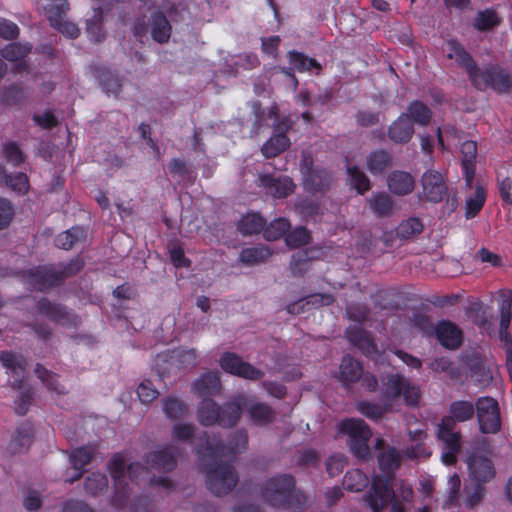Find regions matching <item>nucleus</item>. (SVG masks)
<instances>
[{"instance_id": "1", "label": "nucleus", "mask_w": 512, "mask_h": 512, "mask_svg": "<svg viewBox=\"0 0 512 512\" xmlns=\"http://www.w3.org/2000/svg\"><path fill=\"white\" fill-rule=\"evenodd\" d=\"M179 448L175 445L166 447L143 456L144 464L132 462L126 464V456L122 452L114 453L107 462V470L113 480L114 493L111 504L115 508H122L126 505L131 494L130 484L134 482L137 486L149 483L166 489L173 487L172 480L167 476L151 475V470L158 472H171L177 466Z\"/></svg>"}, {"instance_id": "2", "label": "nucleus", "mask_w": 512, "mask_h": 512, "mask_svg": "<svg viewBox=\"0 0 512 512\" xmlns=\"http://www.w3.org/2000/svg\"><path fill=\"white\" fill-rule=\"evenodd\" d=\"M248 433L244 429L234 431L229 435L227 443L216 437H208L203 446L196 449L202 468L206 474V485L216 496L229 494L239 481L238 473L232 463H223V458L231 462L236 456L246 450Z\"/></svg>"}, {"instance_id": "3", "label": "nucleus", "mask_w": 512, "mask_h": 512, "mask_svg": "<svg viewBox=\"0 0 512 512\" xmlns=\"http://www.w3.org/2000/svg\"><path fill=\"white\" fill-rule=\"evenodd\" d=\"M222 388L220 377L216 371L203 373L191 385V392L202 400L197 406V420L204 427L218 425L222 428H233L241 419L246 397L243 394L233 396L223 404H218L211 397L220 393Z\"/></svg>"}, {"instance_id": "4", "label": "nucleus", "mask_w": 512, "mask_h": 512, "mask_svg": "<svg viewBox=\"0 0 512 512\" xmlns=\"http://www.w3.org/2000/svg\"><path fill=\"white\" fill-rule=\"evenodd\" d=\"M263 499L272 507L301 510L306 504V496L296 489L292 475L283 474L267 480L262 488Z\"/></svg>"}, {"instance_id": "5", "label": "nucleus", "mask_w": 512, "mask_h": 512, "mask_svg": "<svg viewBox=\"0 0 512 512\" xmlns=\"http://www.w3.org/2000/svg\"><path fill=\"white\" fill-rule=\"evenodd\" d=\"M471 84L480 91L491 88L495 92L509 93L512 89V76L498 64L479 68Z\"/></svg>"}, {"instance_id": "6", "label": "nucleus", "mask_w": 512, "mask_h": 512, "mask_svg": "<svg viewBox=\"0 0 512 512\" xmlns=\"http://www.w3.org/2000/svg\"><path fill=\"white\" fill-rule=\"evenodd\" d=\"M366 501L373 512H381L391 502V512H405L404 506L395 498L390 478L374 476Z\"/></svg>"}, {"instance_id": "7", "label": "nucleus", "mask_w": 512, "mask_h": 512, "mask_svg": "<svg viewBox=\"0 0 512 512\" xmlns=\"http://www.w3.org/2000/svg\"><path fill=\"white\" fill-rule=\"evenodd\" d=\"M479 429L483 434H496L501 429L500 407L490 396L479 397L475 403Z\"/></svg>"}, {"instance_id": "8", "label": "nucleus", "mask_w": 512, "mask_h": 512, "mask_svg": "<svg viewBox=\"0 0 512 512\" xmlns=\"http://www.w3.org/2000/svg\"><path fill=\"white\" fill-rule=\"evenodd\" d=\"M22 276L27 285L39 292H47L62 285L58 269L52 264L32 267L23 271Z\"/></svg>"}, {"instance_id": "9", "label": "nucleus", "mask_w": 512, "mask_h": 512, "mask_svg": "<svg viewBox=\"0 0 512 512\" xmlns=\"http://www.w3.org/2000/svg\"><path fill=\"white\" fill-rule=\"evenodd\" d=\"M36 308L39 315L63 327H77L81 323V318L71 309L46 297L38 300Z\"/></svg>"}, {"instance_id": "10", "label": "nucleus", "mask_w": 512, "mask_h": 512, "mask_svg": "<svg viewBox=\"0 0 512 512\" xmlns=\"http://www.w3.org/2000/svg\"><path fill=\"white\" fill-rule=\"evenodd\" d=\"M219 365L224 372L246 380L258 381L265 375L264 371L244 361L234 352H224L220 356Z\"/></svg>"}, {"instance_id": "11", "label": "nucleus", "mask_w": 512, "mask_h": 512, "mask_svg": "<svg viewBox=\"0 0 512 512\" xmlns=\"http://www.w3.org/2000/svg\"><path fill=\"white\" fill-rule=\"evenodd\" d=\"M0 363L11 378L10 385L14 390L23 388L27 361L21 354L4 350L0 352Z\"/></svg>"}, {"instance_id": "12", "label": "nucleus", "mask_w": 512, "mask_h": 512, "mask_svg": "<svg viewBox=\"0 0 512 512\" xmlns=\"http://www.w3.org/2000/svg\"><path fill=\"white\" fill-rule=\"evenodd\" d=\"M468 475L471 482L486 485L496 476V469L493 461L480 453H472L467 458Z\"/></svg>"}, {"instance_id": "13", "label": "nucleus", "mask_w": 512, "mask_h": 512, "mask_svg": "<svg viewBox=\"0 0 512 512\" xmlns=\"http://www.w3.org/2000/svg\"><path fill=\"white\" fill-rule=\"evenodd\" d=\"M421 185L423 194L429 202H441L448 192L443 175L435 170H428L422 175Z\"/></svg>"}, {"instance_id": "14", "label": "nucleus", "mask_w": 512, "mask_h": 512, "mask_svg": "<svg viewBox=\"0 0 512 512\" xmlns=\"http://www.w3.org/2000/svg\"><path fill=\"white\" fill-rule=\"evenodd\" d=\"M34 439V427L30 421L21 422L13 431L6 451L11 455L26 452Z\"/></svg>"}, {"instance_id": "15", "label": "nucleus", "mask_w": 512, "mask_h": 512, "mask_svg": "<svg viewBox=\"0 0 512 512\" xmlns=\"http://www.w3.org/2000/svg\"><path fill=\"white\" fill-rule=\"evenodd\" d=\"M433 334L446 349L456 350L462 345L463 333L461 329L449 320L439 321Z\"/></svg>"}, {"instance_id": "16", "label": "nucleus", "mask_w": 512, "mask_h": 512, "mask_svg": "<svg viewBox=\"0 0 512 512\" xmlns=\"http://www.w3.org/2000/svg\"><path fill=\"white\" fill-rule=\"evenodd\" d=\"M260 186L263 187L266 194L274 198L282 199L288 197L294 192L295 185L290 177H275L270 174L259 177Z\"/></svg>"}, {"instance_id": "17", "label": "nucleus", "mask_w": 512, "mask_h": 512, "mask_svg": "<svg viewBox=\"0 0 512 512\" xmlns=\"http://www.w3.org/2000/svg\"><path fill=\"white\" fill-rule=\"evenodd\" d=\"M96 454V448L91 445H84L71 451L69 459L74 469V474L66 479L69 483L79 480L85 467L92 461Z\"/></svg>"}, {"instance_id": "18", "label": "nucleus", "mask_w": 512, "mask_h": 512, "mask_svg": "<svg viewBox=\"0 0 512 512\" xmlns=\"http://www.w3.org/2000/svg\"><path fill=\"white\" fill-rule=\"evenodd\" d=\"M448 46H449L448 58L455 59L456 63L460 67L465 69V71L468 75V78L471 82L480 67L474 61L471 54L458 41L451 40L448 42Z\"/></svg>"}, {"instance_id": "19", "label": "nucleus", "mask_w": 512, "mask_h": 512, "mask_svg": "<svg viewBox=\"0 0 512 512\" xmlns=\"http://www.w3.org/2000/svg\"><path fill=\"white\" fill-rule=\"evenodd\" d=\"M414 134V125L408 114H400L388 128L389 139L396 144L408 143Z\"/></svg>"}, {"instance_id": "20", "label": "nucleus", "mask_w": 512, "mask_h": 512, "mask_svg": "<svg viewBox=\"0 0 512 512\" xmlns=\"http://www.w3.org/2000/svg\"><path fill=\"white\" fill-rule=\"evenodd\" d=\"M363 372L362 364L350 355L342 358L339 366L338 380L342 386L349 387L351 384L360 380Z\"/></svg>"}, {"instance_id": "21", "label": "nucleus", "mask_w": 512, "mask_h": 512, "mask_svg": "<svg viewBox=\"0 0 512 512\" xmlns=\"http://www.w3.org/2000/svg\"><path fill=\"white\" fill-rule=\"evenodd\" d=\"M387 185L391 193L405 196L414 190L415 180L410 173L396 170L389 174Z\"/></svg>"}, {"instance_id": "22", "label": "nucleus", "mask_w": 512, "mask_h": 512, "mask_svg": "<svg viewBox=\"0 0 512 512\" xmlns=\"http://www.w3.org/2000/svg\"><path fill=\"white\" fill-rule=\"evenodd\" d=\"M150 34L154 41L164 44L170 39L172 26L162 11H156L151 14Z\"/></svg>"}, {"instance_id": "23", "label": "nucleus", "mask_w": 512, "mask_h": 512, "mask_svg": "<svg viewBox=\"0 0 512 512\" xmlns=\"http://www.w3.org/2000/svg\"><path fill=\"white\" fill-rule=\"evenodd\" d=\"M392 163V154L384 149L374 150L366 157L367 170L374 176L383 174Z\"/></svg>"}, {"instance_id": "24", "label": "nucleus", "mask_w": 512, "mask_h": 512, "mask_svg": "<svg viewBox=\"0 0 512 512\" xmlns=\"http://www.w3.org/2000/svg\"><path fill=\"white\" fill-rule=\"evenodd\" d=\"M287 60L294 68V71L305 73L310 72L311 70H316V75L321 74L322 65L315 58L308 57L302 52L297 50L288 51Z\"/></svg>"}, {"instance_id": "25", "label": "nucleus", "mask_w": 512, "mask_h": 512, "mask_svg": "<svg viewBox=\"0 0 512 512\" xmlns=\"http://www.w3.org/2000/svg\"><path fill=\"white\" fill-rule=\"evenodd\" d=\"M331 181L332 177L330 172L319 167L303 178V185L308 192H325L329 189Z\"/></svg>"}, {"instance_id": "26", "label": "nucleus", "mask_w": 512, "mask_h": 512, "mask_svg": "<svg viewBox=\"0 0 512 512\" xmlns=\"http://www.w3.org/2000/svg\"><path fill=\"white\" fill-rule=\"evenodd\" d=\"M248 415L256 426H266L274 422L277 413L269 404L265 402H255L248 407Z\"/></svg>"}, {"instance_id": "27", "label": "nucleus", "mask_w": 512, "mask_h": 512, "mask_svg": "<svg viewBox=\"0 0 512 512\" xmlns=\"http://www.w3.org/2000/svg\"><path fill=\"white\" fill-rule=\"evenodd\" d=\"M94 74L99 79L102 90L107 95L117 97L121 92L122 79L109 69L96 68Z\"/></svg>"}, {"instance_id": "28", "label": "nucleus", "mask_w": 512, "mask_h": 512, "mask_svg": "<svg viewBox=\"0 0 512 512\" xmlns=\"http://www.w3.org/2000/svg\"><path fill=\"white\" fill-rule=\"evenodd\" d=\"M346 337L349 342L357 346L364 354H371L376 351V345L370 334L361 327H350L346 330Z\"/></svg>"}, {"instance_id": "29", "label": "nucleus", "mask_w": 512, "mask_h": 512, "mask_svg": "<svg viewBox=\"0 0 512 512\" xmlns=\"http://www.w3.org/2000/svg\"><path fill=\"white\" fill-rule=\"evenodd\" d=\"M266 220L256 212L242 216L237 224V230L244 236H250L263 232Z\"/></svg>"}, {"instance_id": "30", "label": "nucleus", "mask_w": 512, "mask_h": 512, "mask_svg": "<svg viewBox=\"0 0 512 512\" xmlns=\"http://www.w3.org/2000/svg\"><path fill=\"white\" fill-rule=\"evenodd\" d=\"M369 208L378 218L389 217L392 214L394 203L385 192L373 193L368 200Z\"/></svg>"}, {"instance_id": "31", "label": "nucleus", "mask_w": 512, "mask_h": 512, "mask_svg": "<svg viewBox=\"0 0 512 512\" xmlns=\"http://www.w3.org/2000/svg\"><path fill=\"white\" fill-rule=\"evenodd\" d=\"M85 237V230L80 226H74L56 236L55 246L63 250H70L76 244L84 241Z\"/></svg>"}, {"instance_id": "32", "label": "nucleus", "mask_w": 512, "mask_h": 512, "mask_svg": "<svg viewBox=\"0 0 512 512\" xmlns=\"http://www.w3.org/2000/svg\"><path fill=\"white\" fill-rule=\"evenodd\" d=\"M290 139L282 133H275L262 146L261 152L265 158H274L290 147Z\"/></svg>"}, {"instance_id": "33", "label": "nucleus", "mask_w": 512, "mask_h": 512, "mask_svg": "<svg viewBox=\"0 0 512 512\" xmlns=\"http://www.w3.org/2000/svg\"><path fill=\"white\" fill-rule=\"evenodd\" d=\"M162 408L165 416L170 420H180L188 414V405L180 398L168 395L162 400Z\"/></svg>"}, {"instance_id": "34", "label": "nucleus", "mask_w": 512, "mask_h": 512, "mask_svg": "<svg viewBox=\"0 0 512 512\" xmlns=\"http://www.w3.org/2000/svg\"><path fill=\"white\" fill-rule=\"evenodd\" d=\"M407 379L401 374H389L383 378L382 396L385 400L393 401L402 395V390Z\"/></svg>"}, {"instance_id": "35", "label": "nucleus", "mask_w": 512, "mask_h": 512, "mask_svg": "<svg viewBox=\"0 0 512 512\" xmlns=\"http://www.w3.org/2000/svg\"><path fill=\"white\" fill-rule=\"evenodd\" d=\"M103 15L104 9L102 7L95 8L92 18L86 21L87 36L95 43L102 42L106 36L103 28Z\"/></svg>"}, {"instance_id": "36", "label": "nucleus", "mask_w": 512, "mask_h": 512, "mask_svg": "<svg viewBox=\"0 0 512 512\" xmlns=\"http://www.w3.org/2000/svg\"><path fill=\"white\" fill-rule=\"evenodd\" d=\"M34 373L49 391H53L59 395L66 393L65 387L59 382L58 374L48 370L40 363L36 364Z\"/></svg>"}, {"instance_id": "37", "label": "nucleus", "mask_w": 512, "mask_h": 512, "mask_svg": "<svg viewBox=\"0 0 512 512\" xmlns=\"http://www.w3.org/2000/svg\"><path fill=\"white\" fill-rule=\"evenodd\" d=\"M272 252L264 245L243 248L239 254V260L247 266H254L264 262Z\"/></svg>"}, {"instance_id": "38", "label": "nucleus", "mask_w": 512, "mask_h": 512, "mask_svg": "<svg viewBox=\"0 0 512 512\" xmlns=\"http://www.w3.org/2000/svg\"><path fill=\"white\" fill-rule=\"evenodd\" d=\"M340 431L348 435V439L360 437L370 438L372 432L367 423L362 419H346L340 423Z\"/></svg>"}, {"instance_id": "39", "label": "nucleus", "mask_w": 512, "mask_h": 512, "mask_svg": "<svg viewBox=\"0 0 512 512\" xmlns=\"http://www.w3.org/2000/svg\"><path fill=\"white\" fill-rule=\"evenodd\" d=\"M410 121L421 126H427L432 119L431 109L422 101L413 100L407 107V112Z\"/></svg>"}, {"instance_id": "40", "label": "nucleus", "mask_w": 512, "mask_h": 512, "mask_svg": "<svg viewBox=\"0 0 512 512\" xmlns=\"http://www.w3.org/2000/svg\"><path fill=\"white\" fill-rule=\"evenodd\" d=\"M487 194L484 187L476 186L473 194L469 195L465 203V217L472 219L476 217L482 210L486 202Z\"/></svg>"}, {"instance_id": "41", "label": "nucleus", "mask_w": 512, "mask_h": 512, "mask_svg": "<svg viewBox=\"0 0 512 512\" xmlns=\"http://www.w3.org/2000/svg\"><path fill=\"white\" fill-rule=\"evenodd\" d=\"M501 23V17L493 9H485L479 11L474 20L473 27L480 31L486 32L491 31Z\"/></svg>"}, {"instance_id": "42", "label": "nucleus", "mask_w": 512, "mask_h": 512, "mask_svg": "<svg viewBox=\"0 0 512 512\" xmlns=\"http://www.w3.org/2000/svg\"><path fill=\"white\" fill-rule=\"evenodd\" d=\"M28 98L26 89L19 84L5 87L1 93V103L6 106L24 105Z\"/></svg>"}, {"instance_id": "43", "label": "nucleus", "mask_w": 512, "mask_h": 512, "mask_svg": "<svg viewBox=\"0 0 512 512\" xmlns=\"http://www.w3.org/2000/svg\"><path fill=\"white\" fill-rule=\"evenodd\" d=\"M342 483L347 491L360 492L367 487L369 479L360 469H352L345 473Z\"/></svg>"}, {"instance_id": "44", "label": "nucleus", "mask_w": 512, "mask_h": 512, "mask_svg": "<svg viewBox=\"0 0 512 512\" xmlns=\"http://www.w3.org/2000/svg\"><path fill=\"white\" fill-rule=\"evenodd\" d=\"M68 10L69 3L67 0H53L44 7L45 16L52 27L59 25L65 19Z\"/></svg>"}, {"instance_id": "45", "label": "nucleus", "mask_w": 512, "mask_h": 512, "mask_svg": "<svg viewBox=\"0 0 512 512\" xmlns=\"http://www.w3.org/2000/svg\"><path fill=\"white\" fill-rule=\"evenodd\" d=\"M486 487L484 484L471 482L464 488V504L468 509H475L485 498Z\"/></svg>"}, {"instance_id": "46", "label": "nucleus", "mask_w": 512, "mask_h": 512, "mask_svg": "<svg viewBox=\"0 0 512 512\" xmlns=\"http://www.w3.org/2000/svg\"><path fill=\"white\" fill-rule=\"evenodd\" d=\"M400 456L395 448H390L387 451L380 453L378 456V465L381 471L386 473L385 477L392 480V473L399 467Z\"/></svg>"}, {"instance_id": "47", "label": "nucleus", "mask_w": 512, "mask_h": 512, "mask_svg": "<svg viewBox=\"0 0 512 512\" xmlns=\"http://www.w3.org/2000/svg\"><path fill=\"white\" fill-rule=\"evenodd\" d=\"M291 224L288 219L280 217L273 220L269 225H265L263 236L268 241H275L283 236L286 237L287 232L290 230Z\"/></svg>"}, {"instance_id": "48", "label": "nucleus", "mask_w": 512, "mask_h": 512, "mask_svg": "<svg viewBox=\"0 0 512 512\" xmlns=\"http://www.w3.org/2000/svg\"><path fill=\"white\" fill-rule=\"evenodd\" d=\"M32 50L30 43L12 42L1 50L2 58L10 62L24 59Z\"/></svg>"}, {"instance_id": "49", "label": "nucleus", "mask_w": 512, "mask_h": 512, "mask_svg": "<svg viewBox=\"0 0 512 512\" xmlns=\"http://www.w3.org/2000/svg\"><path fill=\"white\" fill-rule=\"evenodd\" d=\"M475 408L471 401L457 400L450 404L449 412L457 422H466L473 418Z\"/></svg>"}, {"instance_id": "50", "label": "nucleus", "mask_w": 512, "mask_h": 512, "mask_svg": "<svg viewBox=\"0 0 512 512\" xmlns=\"http://www.w3.org/2000/svg\"><path fill=\"white\" fill-rule=\"evenodd\" d=\"M107 487V476L101 472H92L86 477L84 482L85 491L92 496L100 495L107 490Z\"/></svg>"}, {"instance_id": "51", "label": "nucleus", "mask_w": 512, "mask_h": 512, "mask_svg": "<svg viewBox=\"0 0 512 512\" xmlns=\"http://www.w3.org/2000/svg\"><path fill=\"white\" fill-rule=\"evenodd\" d=\"M423 231V224L420 219L410 217L402 221L395 229L396 236L400 239L407 240L420 234Z\"/></svg>"}, {"instance_id": "52", "label": "nucleus", "mask_w": 512, "mask_h": 512, "mask_svg": "<svg viewBox=\"0 0 512 512\" xmlns=\"http://www.w3.org/2000/svg\"><path fill=\"white\" fill-rule=\"evenodd\" d=\"M347 174L349 176L351 185L359 194L363 195L370 190L371 182L369 178L357 166H349L347 164Z\"/></svg>"}, {"instance_id": "53", "label": "nucleus", "mask_w": 512, "mask_h": 512, "mask_svg": "<svg viewBox=\"0 0 512 512\" xmlns=\"http://www.w3.org/2000/svg\"><path fill=\"white\" fill-rule=\"evenodd\" d=\"M356 408L365 417L377 421L390 410V405H379L369 401H360L357 403Z\"/></svg>"}, {"instance_id": "54", "label": "nucleus", "mask_w": 512, "mask_h": 512, "mask_svg": "<svg viewBox=\"0 0 512 512\" xmlns=\"http://www.w3.org/2000/svg\"><path fill=\"white\" fill-rule=\"evenodd\" d=\"M310 239L311 236L309 231L305 227L299 226L292 231L287 232L285 242L288 247L296 249L308 244Z\"/></svg>"}, {"instance_id": "55", "label": "nucleus", "mask_w": 512, "mask_h": 512, "mask_svg": "<svg viewBox=\"0 0 512 512\" xmlns=\"http://www.w3.org/2000/svg\"><path fill=\"white\" fill-rule=\"evenodd\" d=\"M5 186L18 194H25L29 189V180L25 173L17 172L8 176Z\"/></svg>"}, {"instance_id": "56", "label": "nucleus", "mask_w": 512, "mask_h": 512, "mask_svg": "<svg viewBox=\"0 0 512 512\" xmlns=\"http://www.w3.org/2000/svg\"><path fill=\"white\" fill-rule=\"evenodd\" d=\"M268 117L275 120L273 129L275 133H282L287 135V132L292 128L293 121L290 117H283L279 119V110L276 106H272L268 112Z\"/></svg>"}, {"instance_id": "57", "label": "nucleus", "mask_w": 512, "mask_h": 512, "mask_svg": "<svg viewBox=\"0 0 512 512\" xmlns=\"http://www.w3.org/2000/svg\"><path fill=\"white\" fill-rule=\"evenodd\" d=\"M6 160L14 166H19L25 160V155L15 142H8L3 147Z\"/></svg>"}, {"instance_id": "58", "label": "nucleus", "mask_w": 512, "mask_h": 512, "mask_svg": "<svg viewBox=\"0 0 512 512\" xmlns=\"http://www.w3.org/2000/svg\"><path fill=\"white\" fill-rule=\"evenodd\" d=\"M137 395L142 403L149 404L158 397L159 392L151 381L145 380L139 384Z\"/></svg>"}, {"instance_id": "59", "label": "nucleus", "mask_w": 512, "mask_h": 512, "mask_svg": "<svg viewBox=\"0 0 512 512\" xmlns=\"http://www.w3.org/2000/svg\"><path fill=\"white\" fill-rule=\"evenodd\" d=\"M295 208L304 218H312L319 214L320 204L317 201L304 198L295 204Z\"/></svg>"}, {"instance_id": "60", "label": "nucleus", "mask_w": 512, "mask_h": 512, "mask_svg": "<svg viewBox=\"0 0 512 512\" xmlns=\"http://www.w3.org/2000/svg\"><path fill=\"white\" fill-rule=\"evenodd\" d=\"M448 495L446 504L454 506L458 502L459 492L461 487V479L457 473H453L448 479Z\"/></svg>"}, {"instance_id": "61", "label": "nucleus", "mask_w": 512, "mask_h": 512, "mask_svg": "<svg viewBox=\"0 0 512 512\" xmlns=\"http://www.w3.org/2000/svg\"><path fill=\"white\" fill-rule=\"evenodd\" d=\"M411 324L426 335H433L435 326L429 316L422 313H414Z\"/></svg>"}, {"instance_id": "62", "label": "nucleus", "mask_w": 512, "mask_h": 512, "mask_svg": "<svg viewBox=\"0 0 512 512\" xmlns=\"http://www.w3.org/2000/svg\"><path fill=\"white\" fill-rule=\"evenodd\" d=\"M195 434V426L191 423L175 424L172 428V438L177 441H191Z\"/></svg>"}, {"instance_id": "63", "label": "nucleus", "mask_w": 512, "mask_h": 512, "mask_svg": "<svg viewBox=\"0 0 512 512\" xmlns=\"http://www.w3.org/2000/svg\"><path fill=\"white\" fill-rule=\"evenodd\" d=\"M430 368L435 372H445L450 375L451 378H455L457 375V368L453 366V362L448 357H438L435 358L431 364Z\"/></svg>"}, {"instance_id": "64", "label": "nucleus", "mask_w": 512, "mask_h": 512, "mask_svg": "<svg viewBox=\"0 0 512 512\" xmlns=\"http://www.w3.org/2000/svg\"><path fill=\"white\" fill-rule=\"evenodd\" d=\"M32 119L36 125L45 130H51L59 124L58 119L50 110H46L43 114H34Z\"/></svg>"}]
</instances>
